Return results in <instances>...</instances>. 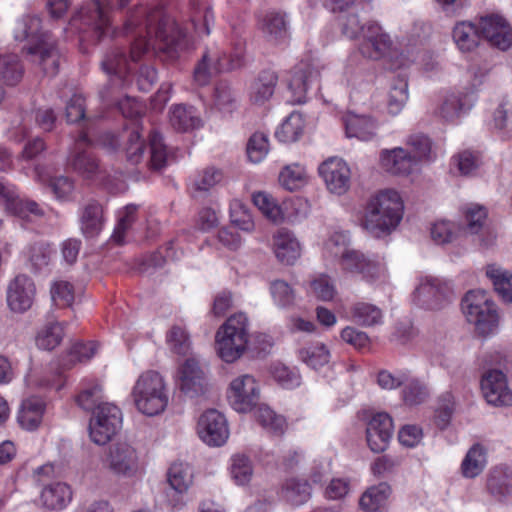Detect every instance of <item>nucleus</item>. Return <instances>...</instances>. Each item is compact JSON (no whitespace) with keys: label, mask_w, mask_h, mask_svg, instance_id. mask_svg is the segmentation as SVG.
Masks as SVG:
<instances>
[{"label":"nucleus","mask_w":512,"mask_h":512,"mask_svg":"<svg viewBox=\"0 0 512 512\" xmlns=\"http://www.w3.org/2000/svg\"><path fill=\"white\" fill-rule=\"evenodd\" d=\"M140 17H144V30L149 39L138 37L131 45L129 59L120 48L110 49L101 62V67L106 74L124 78L131 71L130 61H138L149 49L168 51L174 48V37L171 35L172 24L165 17L161 5L137 8L128 17L124 29L129 31L133 26H137Z\"/></svg>","instance_id":"obj_1"},{"label":"nucleus","mask_w":512,"mask_h":512,"mask_svg":"<svg viewBox=\"0 0 512 512\" xmlns=\"http://www.w3.org/2000/svg\"><path fill=\"white\" fill-rule=\"evenodd\" d=\"M404 202L393 189H384L370 198L366 205L363 226L375 237L390 234L400 224Z\"/></svg>","instance_id":"obj_2"},{"label":"nucleus","mask_w":512,"mask_h":512,"mask_svg":"<svg viewBox=\"0 0 512 512\" xmlns=\"http://www.w3.org/2000/svg\"><path fill=\"white\" fill-rule=\"evenodd\" d=\"M131 396L137 410L147 416L161 414L169 403L166 381L154 370L144 371L138 376Z\"/></svg>","instance_id":"obj_3"},{"label":"nucleus","mask_w":512,"mask_h":512,"mask_svg":"<svg viewBox=\"0 0 512 512\" xmlns=\"http://www.w3.org/2000/svg\"><path fill=\"white\" fill-rule=\"evenodd\" d=\"M249 339L248 317L242 312L233 314L216 332L215 343L219 357L227 363L236 361L246 351Z\"/></svg>","instance_id":"obj_4"},{"label":"nucleus","mask_w":512,"mask_h":512,"mask_svg":"<svg viewBox=\"0 0 512 512\" xmlns=\"http://www.w3.org/2000/svg\"><path fill=\"white\" fill-rule=\"evenodd\" d=\"M462 311L467 321L482 336L493 334L499 322L495 303L483 290H471L462 299Z\"/></svg>","instance_id":"obj_5"},{"label":"nucleus","mask_w":512,"mask_h":512,"mask_svg":"<svg viewBox=\"0 0 512 512\" xmlns=\"http://www.w3.org/2000/svg\"><path fill=\"white\" fill-rule=\"evenodd\" d=\"M70 26L83 33L91 31L98 41L114 33L110 18L98 0H90L82 6L71 18Z\"/></svg>","instance_id":"obj_6"},{"label":"nucleus","mask_w":512,"mask_h":512,"mask_svg":"<svg viewBox=\"0 0 512 512\" xmlns=\"http://www.w3.org/2000/svg\"><path fill=\"white\" fill-rule=\"evenodd\" d=\"M340 265L345 272L359 276L367 282L382 278L386 271L380 257L354 249H343Z\"/></svg>","instance_id":"obj_7"},{"label":"nucleus","mask_w":512,"mask_h":512,"mask_svg":"<svg viewBox=\"0 0 512 512\" xmlns=\"http://www.w3.org/2000/svg\"><path fill=\"white\" fill-rule=\"evenodd\" d=\"M120 409L112 403L99 404L93 410L89 423V435L97 445H104L111 440L121 427Z\"/></svg>","instance_id":"obj_8"},{"label":"nucleus","mask_w":512,"mask_h":512,"mask_svg":"<svg viewBox=\"0 0 512 512\" xmlns=\"http://www.w3.org/2000/svg\"><path fill=\"white\" fill-rule=\"evenodd\" d=\"M227 398L235 411L240 413L250 412L257 405L260 398L256 379L249 374L236 377L229 385Z\"/></svg>","instance_id":"obj_9"},{"label":"nucleus","mask_w":512,"mask_h":512,"mask_svg":"<svg viewBox=\"0 0 512 512\" xmlns=\"http://www.w3.org/2000/svg\"><path fill=\"white\" fill-rule=\"evenodd\" d=\"M104 463L113 474L131 477L139 469V456L136 449L130 444L117 442L110 446Z\"/></svg>","instance_id":"obj_10"},{"label":"nucleus","mask_w":512,"mask_h":512,"mask_svg":"<svg viewBox=\"0 0 512 512\" xmlns=\"http://www.w3.org/2000/svg\"><path fill=\"white\" fill-rule=\"evenodd\" d=\"M481 390L486 401L497 407L512 405V390L506 375L499 369L486 371L481 379Z\"/></svg>","instance_id":"obj_11"},{"label":"nucleus","mask_w":512,"mask_h":512,"mask_svg":"<svg viewBox=\"0 0 512 512\" xmlns=\"http://www.w3.org/2000/svg\"><path fill=\"white\" fill-rule=\"evenodd\" d=\"M452 296V289L447 282L432 277L425 278L415 291L418 304L431 310L442 308Z\"/></svg>","instance_id":"obj_12"},{"label":"nucleus","mask_w":512,"mask_h":512,"mask_svg":"<svg viewBox=\"0 0 512 512\" xmlns=\"http://www.w3.org/2000/svg\"><path fill=\"white\" fill-rule=\"evenodd\" d=\"M197 432L200 439L209 446H221L229 436L225 417L215 409L207 410L200 416Z\"/></svg>","instance_id":"obj_13"},{"label":"nucleus","mask_w":512,"mask_h":512,"mask_svg":"<svg viewBox=\"0 0 512 512\" xmlns=\"http://www.w3.org/2000/svg\"><path fill=\"white\" fill-rule=\"evenodd\" d=\"M390 36L375 22H368L363 26V40L359 46L361 54L372 60L385 57L392 48Z\"/></svg>","instance_id":"obj_14"},{"label":"nucleus","mask_w":512,"mask_h":512,"mask_svg":"<svg viewBox=\"0 0 512 512\" xmlns=\"http://www.w3.org/2000/svg\"><path fill=\"white\" fill-rule=\"evenodd\" d=\"M176 384L189 397L198 396L206 391V375L195 358H188L179 366Z\"/></svg>","instance_id":"obj_15"},{"label":"nucleus","mask_w":512,"mask_h":512,"mask_svg":"<svg viewBox=\"0 0 512 512\" xmlns=\"http://www.w3.org/2000/svg\"><path fill=\"white\" fill-rule=\"evenodd\" d=\"M319 173L331 193L343 195L349 190L351 171L347 163L342 159L336 157L329 158L320 165Z\"/></svg>","instance_id":"obj_16"},{"label":"nucleus","mask_w":512,"mask_h":512,"mask_svg":"<svg viewBox=\"0 0 512 512\" xmlns=\"http://www.w3.org/2000/svg\"><path fill=\"white\" fill-rule=\"evenodd\" d=\"M480 36L505 51L512 45V29L507 21L499 15H487L479 20Z\"/></svg>","instance_id":"obj_17"},{"label":"nucleus","mask_w":512,"mask_h":512,"mask_svg":"<svg viewBox=\"0 0 512 512\" xmlns=\"http://www.w3.org/2000/svg\"><path fill=\"white\" fill-rule=\"evenodd\" d=\"M14 38L17 41H27L23 48L27 54L37 52L44 41L51 39L49 33L41 31V19L36 15H26L16 22Z\"/></svg>","instance_id":"obj_18"},{"label":"nucleus","mask_w":512,"mask_h":512,"mask_svg":"<svg viewBox=\"0 0 512 512\" xmlns=\"http://www.w3.org/2000/svg\"><path fill=\"white\" fill-rule=\"evenodd\" d=\"M36 288L33 280L25 275L19 274L12 279L7 287V304L14 312H25L31 308Z\"/></svg>","instance_id":"obj_19"},{"label":"nucleus","mask_w":512,"mask_h":512,"mask_svg":"<svg viewBox=\"0 0 512 512\" xmlns=\"http://www.w3.org/2000/svg\"><path fill=\"white\" fill-rule=\"evenodd\" d=\"M394 425L389 414L380 412L371 417L366 427V440L371 451L384 452L393 435Z\"/></svg>","instance_id":"obj_20"},{"label":"nucleus","mask_w":512,"mask_h":512,"mask_svg":"<svg viewBox=\"0 0 512 512\" xmlns=\"http://www.w3.org/2000/svg\"><path fill=\"white\" fill-rule=\"evenodd\" d=\"M320 73L312 64L300 62L291 71V77L288 82L289 92L291 94L288 101L293 104H303L306 102V93L313 82L318 81Z\"/></svg>","instance_id":"obj_21"},{"label":"nucleus","mask_w":512,"mask_h":512,"mask_svg":"<svg viewBox=\"0 0 512 512\" xmlns=\"http://www.w3.org/2000/svg\"><path fill=\"white\" fill-rule=\"evenodd\" d=\"M89 146L91 141L86 134L82 133L68 158V165L85 179H92L99 172L97 159L87 150Z\"/></svg>","instance_id":"obj_22"},{"label":"nucleus","mask_w":512,"mask_h":512,"mask_svg":"<svg viewBox=\"0 0 512 512\" xmlns=\"http://www.w3.org/2000/svg\"><path fill=\"white\" fill-rule=\"evenodd\" d=\"M0 203L4 205L7 212L21 218H28L30 215L36 217L44 216V210L37 202L19 198L13 186L6 185L1 181Z\"/></svg>","instance_id":"obj_23"},{"label":"nucleus","mask_w":512,"mask_h":512,"mask_svg":"<svg viewBox=\"0 0 512 512\" xmlns=\"http://www.w3.org/2000/svg\"><path fill=\"white\" fill-rule=\"evenodd\" d=\"M272 251L284 265H293L301 256V245L292 232L278 229L272 236Z\"/></svg>","instance_id":"obj_24"},{"label":"nucleus","mask_w":512,"mask_h":512,"mask_svg":"<svg viewBox=\"0 0 512 512\" xmlns=\"http://www.w3.org/2000/svg\"><path fill=\"white\" fill-rule=\"evenodd\" d=\"M380 162L382 168L393 175H409L418 167L411 153L402 147L383 150Z\"/></svg>","instance_id":"obj_25"},{"label":"nucleus","mask_w":512,"mask_h":512,"mask_svg":"<svg viewBox=\"0 0 512 512\" xmlns=\"http://www.w3.org/2000/svg\"><path fill=\"white\" fill-rule=\"evenodd\" d=\"M229 68L225 63V55L217 47L208 48L194 69V81L204 86L209 83L213 73Z\"/></svg>","instance_id":"obj_26"},{"label":"nucleus","mask_w":512,"mask_h":512,"mask_svg":"<svg viewBox=\"0 0 512 512\" xmlns=\"http://www.w3.org/2000/svg\"><path fill=\"white\" fill-rule=\"evenodd\" d=\"M192 481V469L188 464L176 462L171 465L168 471V483L175 494L178 495L175 500H169L173 509L183 506L181 495L188 491Z\"/></svg>","instance_id":"obj_27"},{"label":"nucleus","mask_w":512,"mask_h":512,"mask_svg":"<svg viewBox=\"0 0 512 512\" xmlns=\"http://www.w3.org/2000/svg\"><path fill=\"white\" fill-rule=\"evenodd\" d=\"M259 28L267 42L277 45L288 38V23L285 15L268 12L259 22Z\"/></svg>","instance_id":"obj_28"},{"label":"nucleus","mask_w":512,"mask_h":512,"mask_svg":"<svg viewBox=\"0 0 512 512\" xmlns=\"http://www.w3.org/2000/svg\"><path fill=\"white\" fill-rule=\"evenodd\" d=\"M104 211L97 201L88 202L80 213V229L87 238L97 236L104 225Z\"/></svg>","instance_id":"obj_29"},{"label":"nucleus","mask_w":512,"mask_h":512,"mask_svg":"<svg viewBox=\"0 0 512 512\" xmlns=\"http://www.w3.org/2000/svg\"><path fill=\"white\" fill-rule=\"evenodd\" d=\"M346 135L349 138H357L368 141L375 137L377 123L371 117L349 113L344 117Z\"/></svg>","instance_id":"obj_30"},{"label":"nucleus","mask_w":512,"mask_h":512,"mask_svg":"<svg viewBox=\"0 0 512 512\" xmlns=\"http://www.w3.org/2000/svg\"><path fill=\"white\" fill-rule=\"evenodd\" d=\"M35 180L51 188L55 198L59 201H70L72 199L75 183L67 176L51 177L43 168H35Z\"/></svg>","instance_id":"obj_31"},{"label":"nucleus","mask_w":512,"mask_h":512,"mask_svg":"<svg viewBox=\"0 0 512 512\" xmlns=\"http://www.w3.org/2000/svg\"><path fill=\"white\" fill-rule=\"evenodd\" d=\"M45 402L36 396L25 399L18 413V423L26 430H35L43 419Z\"/></svg>","instance_id":"obj_32"},{"label":"nucleus","mask_w":512,"mask_h":512,"mask_svg":"<svg viewBox=\"0 0 512 512\" xmlns=\"http://www.w3.org/2000/svg\"><path fill=\"white\" fill-rule=\"evenodd\" d=\"M171 126L180 132H188L202 126V120L192 106L174 105L170 109Z\"/></svg>","instance_id":"obj_33"},{"label":"nucleus","mask_w":512,"mask_h":512,"mask_svg":"<svg viewBox=\"0 0 512 512\" xmlns=\"http://www.w3.org/2000/svg\"><path fill=\"white\" fill-rule=\"evenodd\" d=\"M72 500V490L66 484L57 482L43 488L41 493L42 504L50 510H61Z\"/></svg>","instance_id":"obj_34"},{"label":"nucleus","mask_w":512,"mask_h":512,"mask_svg":"<svg viewBox=\"0 0 512 512\" xmlns=\"http://www.w3.org/2000/svg\"><path fill=\"white\" fill-rule=\"evenodd\" d=\"M30 55L33 57L32 61L37 63L46 75L52 77L58 73L60 56L52 39L44 41L39 50Z\"/></svg>","instance_id":"obj_35"},{"label":"nucleus","mask_w":512,"mask_h":512,"mask_svg":"<svg viewBox=\"0 0 512 512\" xmlns=\"http://www.w3.org/2000/svg\"><path fill=\"white\" fill-rule=\"evenodd\" d=\"M453 40L463 52H470L478 46L480 39L479 25L468 21L458 22L452 32Z\"/></svg>","instance_id":"obj_36"},{"label":"nucleus","mask_w":512,"mask_h":512,"mask_svg":"<svg viewBox=\"0 0 512 512\" xmlns=\"http://www.w3.org/2000/svg\"><path fill=\"white\" fill-rule=\"evenodd\" d=\"M470 107L471 103L465 94L452 92L444 97L437 113L445 121H454L460 117L461 114L469 110Z\"/></svg>","instance_id":"obj_37"},{"label":"nucleus","mask_w":512,"mask_h":512,"mask_svg":"<svg viewBox=\"0 0 512 512\" xmlns=\"http://www.w3.org/2000/svg\"><path fill=\"white\" fill-rule=\"evenodd\" d=\"M281 495L291 505H302L311 497V486L305 479L290 478L284 482Z\"/></svg>","instance_id":"obj_38"},{"label":"nucleus","mask_w":512,"mask_h":512,"mask_svg":"<svg viewBox=\"0 0 512 512\" xmlns=\"http://www.w3.org/2000/svg\"><path fill=\"white\" fill-rule=\"evenodd\" d=\"M278 77L270 70L262 71L251 85L250 97L254 103H264L274 94Z\"/></svg>","instance_id":"obj_39"},{"label":"nucleus","mask_w":512,"mask_h":512,"mask_svg":"<svg viewBox=\"0 0 512 512\" xmlns=\"http://www.w3.org/2000/svg\"><path fill=\"white\" fill-rule=\"evenodd\" d=\"M487 451L481 444H474L467 452L461 464L462 474L466 478H475L485 468Z\"/></svg>","instance_id":"obj_40"},{"label":"nucleus","mask_w":512,"mask_h":512,"mask_svg":"<svg viewBox=\"0 0 512 512\" xmlns=\"http://www.w3.org/2000/svg\"><path fill=\"white\" fill-rule=\"evenodd\" d=\"M352 320L360 326L370 327L382 323L383 314L376 305L357 302L350 309Z\"/></svg>","instance_id":"obj_41"},{"label":"nucleus","mask_w":512,"mask_h":512,"mask_svg":"<svg viewBox=\"0 0 512 512\" xmlns=\"http://www.w3.org/2000/svg\"><path fill=\"white\" fill-rule=\"evenodd\" d=\"M391 494V487L386 482L368 488L361 496L359 505L361 509L373 512L383 506Z\"/></svg>","instance_id":"obj_42"},{"label":"nucleus","mask_w":512,"mask_h":512,"mask_svg":"<svg viewBox=\"0 0 512 512\" xmlns=\"http://www.w3.org/2000/svg\"><path fill=\"white\" fill-rule=\"evenodd\" d=\"M304 119L299 112H292L276 130V138L284 143L294 142L302 135Z\"/></svg>","instance_id":"obj_43"},{"label":"nucleus","mask_w":512,"mask_h":512,"mask_svg":"<svg viewBox=\"0 0 512 512\" xmlns=\"http://www.w3.org/2000/svg\"><path fill=\"white\" fill-rule=\"evenodd\" d=\"M77 404L86 411H93L102 404V387L95 380L84 381L76 397Z\"/></svg>","instance_id":"obj_44"},{"label":"nucleus","mask_w":512,"mask_h":512,"mask_svg":"<svg viewBox=\"0 0 512 512\" xmlns=\"http://www.w3.org/2000/svg\"><path fill=\"white\" fill-rule=\"evenodd\" d=\"M408 100V82L404 77L393 80L388 94L387 108L390 114L397 115Z\"/></svg>","instance_id":"obj_45"},{"label":"nucleus","mask_w":512,"mask_h":512,"mask_svg":"<svg viewBox=\"0 0 512 512\" xmlns=\"http://www.w3.org/2000/svg\"><path fill=\"white\" fill-rule=\"evenodd\" d=\"M406 146V151L411 153V157L417 165L431 159L432 144L426 135L421 133L410 135L406 140Z\"/></svg>","instance_id":"obj_46"},{"label":"nucleus","mask_w":512,"mask_h":512,"mask_svg":"<svg viewBox=\"0 0 512 512\" xmlns=\"http://www.w3.org/2000/svg\"><path fill=\"white\" fill-rule=\"evenodd\" d=\"M150 161L151 169L160 170L164 168L169 159L167 147L163 142L162 135L157 131H151L149 134Z\"/></svg>","instance_id":"obj_47"},{"label":"nucleus","mask_w":512,"mask_h":512,"mask_svg":"<svg viewBox=\"0 0 512 512\" xmlns=\"http://www.w3.org/2000/svg\"><path fill=\"white\" fill-rule=\"evenodd\" d=\"M487 486L493 495L504 496L509 494L512 490V474L508 468H495L489 474Z\"/></svg>","instance_id":"obj_48"},{"label":"nucleus","mask_w":512,"mask_h":512,"mask_svg":"<svg viewBox=\"0 0 512 512\" xmlns=\"http://www.w3.org/2000/svg\"><path fill=\"white\" fill-rule=\"evenodd\" d=\"M23 76V68L16 55H0V80L16 85Z\"/></svg>","instance_id":"obj_49"},{"label":"nucleus","mask_w":512,"mask_h":512,"mask_svg":"<svg viewBox=\"0 0 512 512\" xmlns=\"http://www.w3.org/2000/svg\"><path fill=\"white\" fill-rule=\"evenodd\" d=\"M299 356L308 366L318 369L330 360V352L323 343L311 344L299 351Z\"/></svg>","instance_id":"obj_50"},{"label":"nucleus","mask_w":512,"mask_h":512,"mask_svg":"<svg viewBox=\"0 0 512 512\" xmlns=\"http://www.w3.org/2000/svg\"><path fill=\"white\" fill-rule=\"evenodd\" d=\"M54 251L50 244L37 242L30 246L28 260L34 272L47 268L52 260Z\"/></svg>","instance_id":"obj_51"},{"label":"nucleus","mask_w":512,"mask_h":512,"mask_svg":"<svg viewBox=\"0 0 512 512\" xmlns=\"http://www.w3.org/2000/svg\"><path fill=\"white\" fill-rule=\"evenodd\" d=\"M402 398L405 404L409 406H416L422 404L429 397V391L425 384L418 379L409 378L403 384Z\"/></svg>","instance_id":"obj_52"},{"label":"nucleus","mask_w":512,"mask_h":512,"mask_svg":"<svg viewBox=\"0 0 512 512\" xmlns=\"http://www.w3.org/2000/svg\"><path fill=\"white\" fill-rule=\"evenodd\" d=\"M230 472L232 479L238 485L250 482L253 476L251 460L244 454H235L231 458Z\"/></svg>","instance_id":"obj_53"},{"label":"nucleus","mask_w":512,"mask_h":512,"mask_svg":"<svg viewBox=\"0 0 512 512\" xmlns=\"http://www.w3.org/2000/svg\"><path fill=\"white\" fill-rule=\"evenodd\" d=\"M138 207L134 204H129L119 212L118 222L114 228L111 236L112 240L121 245L124 243L126 232L132 227L136 220Z\"/></svg>","instance_id":"obj_54"},{"label":"nucleus","mask_w":512,"mask_h":512,"mask_svg":"<svg viewBox=\"0 0 512 512\" xmlns=\"http://www.w3.org/2000/svg\"><path fill=\"white\" fill-rule=\"evenodd\" d=\"M253 203L263 213V215L274 223H280L284 216L281 208L275 200L265 192L253 194Z\"/></svg>","instance_id":"obj_55"},{"label":"nucleus","mask_w":512,"mask_h":512,"mask_svg":"<svg viewBox=\"0 0 512 512\" xmlns=\"http://www.w3.org/2000/svg\"><path fill=\"white\" fill-rule=\"evenodd\" d=\"M269 290L277 306L287 308L295 303V291L286 281L281 279L273 280L270 283Z\"/></svg>","instance_id":"obj_56"},{"label":"nucleus","mask_w":512,"mask_h":512,"mask_svg":"<svg viewBox=\"0 0 512 512\" xmlns=\"http://www.w3.org/2000/svg\"><path fill=\"white\" fill-rule=\"evenodd\" d=\"M306 178L304 167L299 164L285 166L279 174V183L286 190L294 191L302 186Z\"/></svg>","instance_id":"obj_57"},{"label":"nucleus","mask_w":512,"mask_h":512,"mask_svg":"<svg viewBox=\"0 0 512 512\" xmlns=\"http://www.w3.org/2000/svg\"><path fill=\"white\" fill-rule=\"evenodd\" d=\"M270 149L268 136L263 132H255L248 140L246 152L252 163L261 162Z\"/></svg>","instance_id":"obj_58"},{"label":"nucleus","mask_w":512,"mask_h":512,"mask_svg":"<svg viewBox=\"0 0 512 512\" xmlns=\"http://www.w3.org/2000/svg\"><path fill=\"white\" fill-rule=\"evenodd\" d=\"M63 334L60 323H51L38 332L36 344L41 349L52 350L60 344Z\"/></svg>","instance_id":"obj_59"},{"label":"nucleus","mask_w":512,"mask_h":512,"mask_svg":"<svg viewBox=\"0 0 512 512\" xmlns=\"http://www.w3.org/2000/svg\"><path fill=\"white\" fill-rule=\"evenodd\" d=\"M257 421L268 431L275 434L284 432L286 423L285 419L277 415L266 405H260L255 413Z\"/></svg>","instance_id":"obj_60"},{"label":"nucleus","mask_w":512,"mask_h":512,"mask_svg":"<svg viewBox=\"0 0 512 512\" xmlns=\"http://www.w3.org/2000/svg\"><path fill=\"white\" fill-rule=\"evenodd\" d=\"M51 297L56 306L69 307L74 301V288L67 281H55L51 287Z\"/></svg>","instance_id":"obj_61"},{"label":"nucleus","mask_w":512,"mask_h":512,"mask_svg":"<svg viewBox=\"0 0 512 512\" xmlns=\"http://www.w3.org/2000/svg\"><path fill=\"white\" fill-rule=\"evenodd\" d=\"M459 228L452 222L441 220L435 222L431 227V237L437 244H446L452 242Z\"/></svg>","instance_id":"obj_62"},{"label":"nucleus","mask_w":512,"mask_h":512,"mask_svg":"<svg viewBox=\"0 0 512 512\" xmlns=\"http://www.w3.org/2000/svg\"><path fill=\"white\" fill-rule=\"evenodd\" d=\"M170 350L178 355H186L190 350V341L184 329L174 326L167 334Z\"/></svg>","instance_id":"obj_63"},{"label":"nucleus","mask_w":512,"mask_h":512,"mask_svg":"<svg viewBox=\"0 0 512 512\" xmlns=\"http://www.w3.org/2000/svg\"><path fill=\"white\" fill-rule=\"evenodd\" d=\"M310 290L315 297L322 301H330L336 294V289L327 275H319L310 282Z\"/></svg>","instance_id":"obj_64"}]
</instances>
